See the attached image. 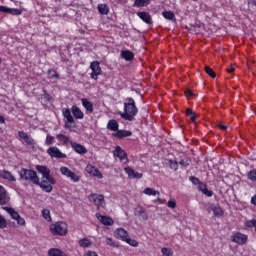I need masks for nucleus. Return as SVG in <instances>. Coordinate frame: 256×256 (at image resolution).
<instances>
[{
	"mask_svg": "<svg viewBox=\"0 0 256 256\" xmlns=\"http://www.w3.org/2000/svg\"><path fill=\"white\" fill-rule=\"evenodd\" d=\"M62 115L64 117L65 129H71V125H75V119H84L85 114L79 107L73 105L71 109L63 108Z\"/></svg>",
	"mask_w": 256,
	"mask_h": 256,
	"instance_id": "f257e3e1",
	"label": "nucleus"
},
{
	"mask_svg": "<svg viewBox=\"0 0 256 256\" xmlns=\"http://www.w3.org/2000/svg\"><path fill=\"white\" fill-rule=\"evenodd\" d=\"M138 113L139 109L137 105H135V100L131 97L126 98L124 102V112H120V117L125 119V121H133Z\"/></svg>",
	"mask_w": 256,
	"mask_h": 256,
	"instance_id": "f03ea898",
	"label": "nucleus"
},
{
	"mask_svg": "<svg viewBox=\"0 0 256 256\" xmlns=\"http://www.w3.org/2000/svg\"><path fill=\"white\" fill-rule=\"evenodd\" d=\"M19 176L21 181H30L33 185H39V176L33 169L22 168L19 171Z\"/></svg>",
	"mask_w": 256,
	"mask_h": 256,
	"instance_id": "7ed1b4c3",
	"label": "nucleus"
},
{
	"mask_svg": "<svg viewBox=\"0 0 256 256\" xmlns=\"http://www.w3.org/2000/svg\"><path fill=\"white\" fill-rule=\"evenodd\" d=\"M50 233L52 235H58L59 237H65L69 231V226L63 221H58L50 225Z\"/></svg>",
	"mask_w": 256,
	"mask_h": 256,
	"instance_id": "20e7f679",
	"label": "nucleus"
},
{
	"mask_svg": "<svg viewBox=\"0 0 256 256\" xmlns=\"http://www.w3.org/2000/svg\"><path fill=\"white\" fill-rule=\"evenodd\" d=\"M90 203H93L96 206V209H105V196L103 194L92 193L88 196Z\"/></svg>",
	"mask_w": 256,
	"mask_h": 256,
	"instance_id": "39448f33",
	"label": "nucleus"
},
{
	"mask_svg": "<svg viewBox=\"0 0 256 256\" xmlns=\"http://www.w3.org/2000/svg\"><path fill=\"white\" fill-rule=\"evenodd\" d=\"M36 169L38 173H41L42 179H46V181H48L50 185H55V183H57L55 178L51 176V170L48 169L47 166L38 165L36 166Z\"/></svg>",
	"mask_w": 256,
	"mask_h": 256,
	"instance_id": "423d86ee",
	"label": "nucleus"
},
{
	"mask_svg": "<svg viewBox=\"0 0 256 256\" xmlns=\"http://www.w3.org/2000/svg\"><path fill=\"white\" fill-rule=\"evenodd\" d=\"M60 173L64 177H67L68 179H70V181L72 183H79L81 181V176H79L77 173L71 171V169H69L66 166H62L60 168Z\"/></svg>",
	"mask_w": 256,
	"mask_h": 256,
	"instance_id": "0eeeda50",
	"label": "nucleus"
},
{
	"mask_svg": "<svg viewBox=\"0 0 256 256\" xmlns=\"http://www.w3.org/2000/svg\"><path fill=\"white\" fill-rule=\"evenodd\" d=\"M230 239L232 243H236L237 245H247V241H249V236L241 232H234L231 235Z\"/></svg>",
	"mask_w": 256,
	"mask_h": 256,
	"instance_id": "6e6552de",
	"label": "nucleus"
},
{
	"mask_svg": "<svg viewBox=\"0 0 256 256\" xmlns=\"http://www.w3.org/2000/svg\"><path fill=\"white\" fill-rule=\"evenodd\" d=\"M90 69L92 71L90 73L91 79H93L94 81H97V79H99V75L103 73V70L101 69V64L99 63V61L91 62Z\"/></svg>",
	"mask_w": 256,
	"mask_h": 256,
	"instance_id": "1a4fd4ad",
	"label": "nucleus"
},
{
	"mask_svg": "<svg viewBox=\"0 0 256 256\" xmlns=\"http://www.w3.org/2000/svg\"><path fill=\"white\" fill-rule=\"evenodd\" d=\"M3 211H7L11 218L14 219V221H17L18 225H25V219L19 215V212L15 211V209L7 206H2Z\"/></svg>",
	"mask_w": 256,
	"mask_h": 256,
	"instance_id": "9d476101",
	"label": "nucleus"
},
{
	"mask_svg": "<svg viewBox=\"0 0 256 256\" xmlns=\"http://www.w3.org/2000/svg\"><path fill=\"white\" fill-rule=\"evenodd\" d=\"M46 153L54 159H67V154L61 152L57 146H51L46 150Z\"/></svg>",
	"mask_w": 256,
	"mask_h": 256,
	"instance_id": "9b49d317",
	"label": "nucleus"
},
{
	"mask_svg": "<svg viewBox=\"0 0 256 256\" xmlns=\"http://www.w3.org/2000/svg\"><path fill=\"white\" fill-rule=\"evenodd\" d=\"M114 157H117L120 159L121 163H127L129 161V158L127 157V152L121 148V146H116L115 150L113 152Z\"/></svg>",
	"mask_w": 256,
	"mask_h": 256,
	"instance_id": "f8f14e48",
	"label": "nucleus"
},
{
	"mask_svg": "<svg viewBox=\"0 0 256 256\" xmlns=\"http://www.w3.org/2000/svg\"><path fill=\"white\" fill-rule=\"evenodd\" d=\"M95 217L98 219V221H100V223H102V225H105L106 227H111L115 223L113 218L102 215L101 213H96Z\"/></svg>",
	"mask_w": 256,
	"mask_h": 256,
	"instance_id": "ddd939ff",
	"label": "nucleus"
},
{
	"mask_svg": "<svg viewBox=\"0 0 256 256\" xmlns=\"http://www.w3.org/2000/svg\"><path fill=\"white\" fill-rule=\"evenodd\" d=\"M85 171L88 173V175H91L92 177H96L97 179H103V173L99 171V168H96L91 164L86 166Z\"/></svg>",
	"mask_w": 256,
	"mask_h": 256,
	"instance_id": "4468645a",
	"label": "nucleus"
},
{
	"mask_svg": "<svg viewBox=\"0 0 256 256\" xmlns=\"http://www.w3.org/2000/svg\"><path fill=\"white\" fill-rule=\"evenodd\" d=\"M206 209L208 213H211V211H213L215 217H223L224 211L223 208H221V206L219 205L209 204Z\"/></svg>",
	"mask_w": 256,
	"mask_h": 256,
	"instance_id": "2eb2a0df",
	"label": "nucleus"
},
{
	"mask_svg": "<svg viewBox=\"0 0 256 256\" xmlns=\"http://www.w3.org/2000/svg\"><path fill=\"white\" fill-rule=\"evenodd\" d=\"M35 185H38V187H40L46 193H51V191H53V184L49 183V180L45 178H42V181L39 180V184Z\"/></svg>",
	"mask_w": 256,
	"mask_h": 256,
	"instance_id": "dca6fc26",
	"label": "nucleus"
},
{
	"mask_svg": "<svg viewBox=\"0 0 256 256\" xmlns=\"http://www.w3.org/2000/svg\"><path fill=\"white\" fill-rule=\"evenodd\" d=\"M136 15L141 21L146 23V25H153V17H151V14L148 12H137Z\"/></svg>",
	"mask_w": 256,
	"mask_h": 256,
	"instance_id": "f3484780",
	"label": "nucleus"
},
{
	"mask_svg": "<svg viewBox=\"0 0 256 256\" xmlns=\"http://www.w3.org/2000/svg\"><path fill=\"white\" fill-rule=\"evenodd\" d=\"M125 173L128 175L129 179H141L143 177L142 173L135 171L132 167L124 168Z\"/></svg>",
	"mask_w": 256,
	"mask_h": 256,
	"instance_id": "a211bd4d",
	"label": "nucleus"
},
{
	"mask_svg": "<svg viewBox=\"0 0 256 256\" xmlns=\"http://www.w3.org/2000/svg\"><path fill=\"white\" fill-rule=\"evenodd\" d=\"M0 179H5L10 183H15V181H17V178L13 176V173L8 170H0Z\"/></svg>",
	"mask_w": 256,
	"mask_h": 256,
	"instance_id": "6ab92c4d",
	"label": "nucleus"
},
{
	"mask_svg": "<svg viewBox=\"0 0 256 256\" xmlns=\"http://www.w3.org/2000/svg\"><path fill=\"white\" fill-rule=\"evenodd\" d=\"M70 145L73 151H75V153H78V155H85V153H87V148L77 142H71Z\"/></svg>",
	"mask_w": 256,
	"mask_h": 256,
	"instance_id": "aec40b11",
	"label": "nucleus"
},
{
	"mask_svg": "<svg viewBox=\"0 0 256 256\" xmlns=\"http://www.w3.org/2000/svg\"><path fill=\"white\" fill-rule=\"evenodd\" d=\"M116 239H120V241H125L129 237V232L123 228H117L114 232Z\"/></svg>",
	"mask_w": 256,
	"mask_h": 256,
	"instance_id": "412c9836",
	"label": "nucleus"
},
{
	"mask_svg": "<svg viewBox=\"0 0 256 256\" xmlns=\"http://www.w3.org/2000/svg\"><path fill=\"white\" fill-rule=\"evenodd\" d=\"M56 139L59 146H67L69 143H71V138L65 134H57Z\"/></svg>",
	"mask_w": 256,
	"mask_h": 256,
	"instance_id": "4be33fe9",
	"label": "nucleus"
},
{
	"mask_svg": "<svg viewBox=\"0 0 256 256\" xmlns=\"http://www.w3.org/2000/svg\"><path fill=\"white\" fill-rule=\"evenodd\" d=\"M82 107L86 110V113H93L95 111V107L93 106V102L89 101L87 98L81 99Z\"/></svg>",
	"mask_w": 256,
	"mask_h": 256,
	"instance_id": "5701e85b",
	"label": "nucleus"
},
{
	"mask_svg": "<svg viewBox=\"0 0 256 256\" xmlns=\"http://www.w3.org/2000/svg\"><path fill=\"white\" fill-rule=\"evenodd\" d=\"M18 136L20 137V139H23L25 143L29 146L35 145V141L33 140V138L29 137V134H27L25 131H19Z\"/></svg>",
	"mask_w": 256,
	"mask_h": 256,
	"instance_id": "b1692460",
	"label": "nucleus"
},
{
	"mask_svg": "<svg viewBox=\"0 0 256 256\" xmlns=\"http://www.w3.org/2000/svg\"><path fill=\"white\" fill-rule=\"evenodd\" d=\"M112 135L113 137H116V139H124V137H131V135H133V132L129 130H118Z\"/></svg>",
	"mask_w": 256,
	"mask_h": 256,
	"instance_id": "393cba45",
	"label": "nucleus"
},
{
	"mask_svg": "<svg viewBox=\"0 0 256 256\" xmlns=\"http://www.w3.org/2000/svg\"><path fill=\"white\" fill-rule=\"evenodd\" d=\"M120 55L124 61H133L135 59V54L131 50H122Z\"/></svg>",
	"mask_w": 256,
	"mask_h": 256,
	"instance_id": "a878e982",
	"label": "nucleus"
},
{
	"mask_svg": "<svg viewBox=\"0 0 256 256\" xmlns=\"http://www.w3.org/2000/svg\"><path fill=\"white\" fill-rule=\"evenodd\" d=\"M198 191H201L203 195H206V197H211L213 195V191L209 190L207 188V184L201 182L198 184Z\"/></svg>",
	"mask_w": 256,
	"mask_h": 256,
	"instance_id": "bb28decb",
	"label": "nucleus"
},
{
	"mask_svg": "<svg viewBox=\"0 0 256 256\" xmlns=\"http://www.w3.org/2000/svg\"><path fill=\"white\" fill-rule=\"evenodd\" d=\"M162 17H164V19H167L168 21H172V23H177V18L175 17V13H173V11H163Z\"/></svg>",
	"mask_w": 256,
	"mask_h": 256,
	"instance_id": "cd10ccee",
	"label": "nucleus"
},
{
	"mask_svg": "<svg viewBox=\"0 0 256 256\" xmlns=\"http://www.w3.org/2000/svg\"><path fill=\"white\" fill-rule=\"evenodd\" d=\"M7 190H5V187L0 185V205H7Z\"/></svg>",
	"mask_w": 256,
	"mask_h": 256,
	"instance_id": "c85d7f7f",
	"label": "nucleus"
},
{
	"mask_svg": "<svg viewBox=\"0 0 256 256\" xmlns=\"http://www.w3.org/2000/svg\"><path fill=\"white\" fill-rule=\"evenodd\" d=\"M107 129H109L110 131H119V123L117 122V120L112 119L109 120L108 124H107Z\"/></svg>",
	"mask_w": 256,
	"mask_h": 256,
	"instance_id": "c756f323",
	"label": "nucleus"
},
{
	"mask_svg": "<svg viewBox=\"0 0 256 256\" xmlns=\"http://www.w3.org/2000/svg\"><path fill=\"white\" fill-rule=\"evenodd\" d=\"M186 116L192 121V123H197V113L191 108L186 109Z\"/></svg>",
	"mask_w": 256,
	"mask_h": 256,
	"instance_id": "7c9ffc66",
	"label": "nucleus"
},
{
	"mask_svg": "<svg viewBox=\"0 0 256 256\" xmlns=\"http://www.w3.org/2000/svg\"><path fill=\"white\" fill-rule=\"evenodd\" d=\"M151 5V0H135L133 3V7H147Z\"/></svg>",
	"mask_w": 256,
	"mask_h": 256,
	"instance_id": "2f4dec72",
	"label": "nucleus"
},
{
	"mask_svg": "<svg viewBox=\"0 0 256 256\" xmlns=\"http://www.w3.org/2000/svg\"><path fill=\"white\" fill-rule=\"evenodd\" d=\"M98 12L100 15H109V6L107 4H98Z\"/></svg>",
	"mask_w": 256,
	"mask_h": 256,
	"instance_id": "473e14b6",
	"label": "nucleus"
},
{
	"mask_svg": "<svg viewBox=\"0 0 256 256\" xmlns=\"http://www.w3.org/2000/svg\"><path fill=\"white\" fill-rule=\"evenodd\" d=\"M144 195H148L149 197H151V195L153 197H155L156 195H160L159 191L157 190H154L153 188H145L144 191H143Z\"/></svg>",
	"mask_w": 256,
	"mask_h": 256,
	"instance_id": "72a5a7b5",
	"label": "nucleus"
},
{
	"mask_svg": "<svg viewBox=\"0 0 256 256\" xmlns=\"http://www.w3.org/2000/svg\"><path fill=\"white\" fill-rule=\"evenodd\" d=\"M168 167H170L173 171H178L179 170V162H177V160L169 159Z\"/></svg>",
	"mask_w": 256,
	"mask_h": 256,
	"instance_id": "f704fd0d",
	"label": "nucleus"
},
{
	"mask_svg": "<svg viewBox=\"0 0 256 256\" xmlns=\"http://www.w3.org/2000/svg\"><path fill=\"white\" fill-rule=\"evenodd\" d=\"M47 75H49V79H61V76H59L57 70L48 69Z\"/></svg>",
	"mask_w": 256,
	"mask_h": 256,
	"instance_id": "c9c22d12",
	"label": "nucleus"
},
{
	"mask_svg": "<svg viewBox=\"0 0 256 256\" xmlns=\"http://www.w3.org/2000/svg\"><path fill=\"white\" fill-rule=\"evenodd\" d=\"M78 243L83 248L91 247V240L89 238L80 239Z\"/></svg>",
	"mask_w": 256,
	"mask_h": 256,
	"instance_id": "e433bc0d",
	"label": "nucleus"
},
{
	"mask_svg": "<svg viewBox=\"0 0 256 256\" xmlns=\"http://www.w3.org/2000/svg\"><path fill=\"white\" fill-rule=\"evenodd\" d=\"M205 73L209 75L212 79H215L217 77V74L215 73V70L209 66H205L204 68Z\"/></svg>",
	"mask_w": 256,
	"mask_h": 256,
	"instance_id": "4c0bfd02",
	"label": "nucleus"
},
{
	"mask_svg": "<svg viewBox=\"0 0 256 256\" xmlns=\"http://www.w3.org/2000/svg\"><path fill=\"white\" fill-rule=\"evenodd\" d=\"M178 165H181V167L187 168L189 165H191V159L189 157L182 158Z\"/></svg>",
	"mask_w": 256,
	"mask_h": 256,
	"instance_id": "58836bf2",
	"label": "nucleus"
},
{
	"mask_svg": "<svg viewBox=\"0 0 256 256\" xmlns=\"http://www.w3.org/2000/svg\"><path fill=\"white\" fill-rule=\"evenodd\" d=\"M42 217H43V219L47 220L48 222H51L52 221L51 211H49V209H43Z\"/></svg>",
	"mask_w": 256,
	"mask_h": 256,
	"instance_id": "ea45409f",
	"label": "nucleus"
},
{
	"mask_svg": "<svg viewBox=\"0 0 256 256\" xmlns=\"http://www.w3.org/2000/svg\"><path fill=\"white\" fill-rule=\"evenodd\" d=\"M247 179H249V181H256V169H252L247 173Z\"/></svg>",
	"mask_w": 256,
	"mask_h": 256,
	"instance_id": "a19ab883",
	"label": "nucleus"
},
{
	"mask_svg": "<svg viewBox=\"0 0 256 256\" xmlns=\"http://www.w3.org/2000/svg\"><path fill=\"white\" fill-rule=\"evenodd\" d=\"M124 242L128 243V245H130L131 247H139V242L135 239H131L128 237Z\"/></svg>",
	"mask_w": 256,
	"mask_h": 256,
	"instance_id": "79ce46f5",
	"label": "nucleus"
},
{
	"mask_svg": "<svg viewBox=\"0 0 256 256\" xmlns=\"http://www.w3.org/2000/svg\"><path fill=\"white\" fill-rule=\"evenodd\" d=\"M137 215L139 217H142V219H144L146 221V219H148L147 217V212H145V208L140 207L139 210L137 211Z\"/></svg>",
	"mask_w": 256,
	"mask_h": 256,
	"instance_id": "37998d69",
	"label": "nucleus"
},
{
	"mask_svg": "<svg viewBox=\"0 0 256 256\" xmlns=\"http://www.w3.org/2000/svg\"><path fill=\"white\" fill-rule=\"evenodd\" d=\"M161 253L163 256H173V250L171 248L163 247Z\"/></svg>",
	"mask_w": 256,
	"mask_h": 256,
	"instance_id": "c03bdc74",
	"label": "nucleus"
},
{
	"mask_svg": "<svg viewBox=\"0 0 256 256\" xmlns=\"http://www.w3.org/2000/svg\"><path fill=\"white\" fill-rule=\"evenodd\" d=\"M245 227H248V229H253V227L256 228V219L246 221Z\"/></svg>",
	"mask_w": 256,
	"mask_h": 256,
	"instance_id": "a18cd8bd",
	"label": "nucleus"
},
{
	"mask_svg": "<svg viewBox=\"0 0 256 256\" xmlns=\"http://www.w3.org/2000/svg\"><path fill=\"white\" fill-rule=\"evenodd\" d=\"M55 143V137L51 136V135H47L46 136V140H45V145H53Z\"/></svg>",
	"mask_w": 256,
	"mask_h": 256,
	"instance_id": "49530a36",
	"label": "nucleus"
},
{
	"mask_svg": "<svg viewBox=\"0 0 256 256\" xmlns=\"http://www.w3.org/2000/svg\"><path fill=\"white\" fill-rule=\"evenodd\" d=\"M0 229H7V219L0 214Z\"/></svg>",
	"mask_w": 256,
	"mask_h": 256,
	"instance_id": "de8ad7c7",
	"label": "nucleus"
},
{
	"mask_svg": "<svg viewBox=\"0 0 256 256\" xmlns=\"http://www.w3.org/2000/svg\"><path fill=\"white\" fill-rule=\"evenodd\" d=\"M106 245H108L109 247H119V245H117V243L114 242L113 238L111 237L106 238Z\"/></svg>",
	"mask_w": 256,
	"mask_h": 256,
	"instance_id": "09e8293b",
	"label": "nucleus"
},
{
	"mask_svg": "<svg viewBox=\"0 0 256 256\" xmlns=\"http://www.w3.org/2000/svg\"><path fill=\"white\" fill-rule=\"evenodd\" d=\"M8 13L10 15H21V13H23V11H21V9H17V8H9Z\"/></svg>",
	"mask_w": 256,
	"mask_h": 256,
	"instance_id": "8fccbe9b",
	"label": "nucleus"
},
{
	"mask_svg": "<svg viewBox=\"0 0 256 256\" xmlns=\"http://www.w3.org/2000/svg\"><path fill=\"white\" fill-rule=\"evenodd\" d=\"M185 97H187V99H192V97H195V93H193L192 89L187 88L184 91Z\"/></svg>",
	"mask_w": 256,
	"mask_h": 256,
	"instance_id": "3c124183",
	"label": "nucleus"
},
{
	"mask_svg": "<svg viewBox=\"0 0 256 256\" xmlns=\"http://www.w3.org/2000/svg\"><path fill=\"white\" fill-rule=\"evenodd\" d=\"M189 181L193 184V185H199L201 183V180H199V178L195 177V176H190L189 177Z\"/></svg>",
	"mask_w": 256,
	"mask_h": 256,
	"instance_id": "603ef678",
	"label": "nucleus"
},
{
	"mask_svg": "<svg viewBox=\"0 0 256 256\" xmlns=\"http://www.w3.org/2000/svg\"><path fill=\"white\" fill-rule=\"evenodd\" d=\"M167 206L170 209H177V202H175V200H169L167 203Z\"/></svg>",
	"mask_w": 256,
	"mask_h": 256,
	"instance_id": "864d4df0",
	"label": "nucleus"
},
{
	"mask_svg": "<svg viewBox=\"0 0 256 256\" xmlns=\"http://www.w3.org/2000/svg\"><path fill=\"white\" fill-rule=\"evenodd\" d=\"M84 256H99V255L97 254V252L89 250L84 254Z\"/></svg>",
	"mask_w": 256,
	"mask_h": 256,
	"instance_id": "5fc2aeb1",
	"label": "nucleus"
},
{
	"mask_svg": "<svg viewBox=\"0 0 256 256\" xmlns=\"http://www.w3.org/2000/svg\"><path fill=\"white\" fill-rule=\"evenodd\" d=\"M0 13H9V8L6 6H0Z\"/></svg>",
	"mask_w": 256,
	"mask_h": 256,
	"instance_id": "6e6d98bb",
	"label": "nucleus"
},
{
	"mask_svg": "<svg viewBox=\"0 0 256 256\" xmlns=\"http://www.w3.org/2000/svg\"><path fill=\"white\" fill-rule=\"evenodd\" d=\"M227 73H235V68L233 67V65L228 66Z\"/></svg>",
	"mask_w": 256,
	"mask_h": 256,
	"instance_id": "4d7b16f0",
	"label": "nucleus"
},
{
	"mask_svg": "<svg viewBox=\"0 0 256 256\" xmlns=\"http://www.w3.org/2000/svg\"><path fill=\"white\" fill-rule=\"evenodd\" d=\"M219 129H221V131H227V126L223 125L221 123L218 124Z\"/></svg>",
	"mask_w": 256,
	"mask_h": 256,
	"instance_id": "13d9d810",
	"label": "nucleus"
},
{
	"mask_svg": "<svg viewBox=\"0 0 256 256\" xmlns=\"http://www.w3.org/2000/svg\"><path fill=\"white\" fill-rule=\"evenodd\" d=\"M251 204L254 205V207H256V194L254 196H252Z\"/></svg>",
	"mask_w": 256,
	"mask_h": 256,
	"instance_id": "bf43d9fd",
	"label": "nucleus"
},
{
	"mask_svg": "<svg viewBox=\"0 0 256 256\" xmlns=\"http://www.w3.org/2000/svg\"><path fill=\"white\" fill-rule=\"evenodd\" d=\"M0 123H2V124L5 123V117H3L1 115H0Z\"/></svg>",
	"mask_w": 256,
	"mask_h": 256,
	"instance_id": "052dcab7",
	"label": "nucleus"
},
{
	"mask_svg": "<svg viewBox=\"0 0 256 256\" xmlns=\"http://www.w3.org/2000/svg\"><path fill=\"white\" fill-rule=\"evenodd\" d=\"M193 1H197V0H193Z\"/></svg>",
	"mask_w": 256,
	"mask_h": 256,
	"instance_id": "680f3d73",
	"label": "nucleus"
}]
</instances>
